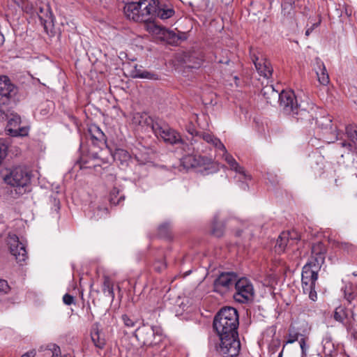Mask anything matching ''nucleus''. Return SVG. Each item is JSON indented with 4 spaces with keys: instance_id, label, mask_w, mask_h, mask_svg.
<instances>
[{
    "instance_id": "nucleus-57",
    "label": "nucleus",
    "mask_w": 357,
    "mask_h": 357,
    "mask_svg": "<svg viewBox=\"0 0 357 357\" xmlns=\"http://www.w3.org/2000/svg\"><path fill=\"white\" fill-rule=\"evenodd\" d=\"M353 275H354V276H357V273H355V272H354V273H353Z\"/></svg>"
},
{
    "instance_id": "nucleus-38",
    "label": "nucleus",
    "mask_w": 357,
    "mask_h": 357,
    "mask_svg": "<svg viewBox=\"0 0 357 357\" xmlns=\"http://www.w3.org/2000/svg\"><path fill=\"white\" fill-rule=\"evenodd\" d=\"M333 245L336 248H339L344 250H346L348 252H354L356 250V246L349 242L334 241Z\"/></svg>"
},
{
    "instance_id": "nucleus-25",
    "label": "nucleus",
    "mask_w": 357,
    "mask_h": 357,
    "mask_svg": "<svg viewBox=\"0 0 357 357\" xmlns=\"http://www.w3.org/2000/svg\"><path fill=\"white\" fill-rule=\"evenodd\" d=\"M317 67L315 68V72L317 75L318 81L323 85H326L329 82V76L327 73L326 68L324 62L317 58L315 59Z\"/></svg>"
},
{
    "instance_id": "nucleus-11",
    "label": "nucleus",
    "mask_w": 357,
    "mask_h": 357,
    "mask_svg": "<svg viewBox=\"0 0 357 357\" xmlns=\"http://www.w3.org/2000/svg\"><path fill=\"white\" fill-rule=\"evenodd\" d=\"M15 86L8 76L0 75V116L4 114L3 106L8 105L15 94Z\"/></svg>"
},
{
    "instance_id": "nucleus-2",
    "label": "nucleus",
    "mask_w": 357,
    "mask_h": 357,
    "mask_svg": "<svg viewBox=\"0 0 357 357\" xmlns=\"http://www.w3.org/2000/svg\"><path fill=\"white\" fill-rule=\"evenodd\" d=\"M327 249L322 242L314 243L311 249V257L302 270V287L315 284L318 272L324 263Z\"/></svg>"
},
{
    "instance_id": "nucleus-42",
    "label": "nucleus",
    "mask_w": 357,
    "mask_h": 357,
    "mask_svg": "<svg viewBox=\"0 0 357 357\" xmlns=\"http://www.w3.org/2000/svg\"><path fill=\"white\" fill-rule=\"evenodd\" d=\"M136 77L144 78L149 79H157L158 76L148 71L137 72L135 75Z\"/></svg>"
},
{
    "instance_id": "nucleus-51",
    "label": "nucleus",
    "mask_w": 357,
    "mask_h": 357,
    "mask_svg": "<svg viewBox=\"0 0 357 357\" xmlns=\"http://www.w3.org/2000/svg\"><path fill=\"white\" fill-rule=\"evenodd\" d=\"M187 131L188 133H190L191 135H195L196 136V132H199L198 131H197L192 125H190L188 126L187 128Z\"/></svg>"
},
{
    "instance_id": "nucleus-15",
    "label": "nucleus",
    "mask_w": 357,
    "mask_h": 357,
    "mask_svg": "<svg viewBox=\"0 0 357 357\" xmlns=\"http://www.w3.org/2000/svg\"><path fill=\"white\" fill-rule=\"evenodd\" d=\"M156 3L155 0H139L137 2L138 8H139L141 16L143 18L142 22H146L155 15Z\"/></svg>"
},
{
    "instance_id": "nucleus-9",
    "label": "nucleus",
    "mask_w": 357,
    "mask_h": 357,
    "mask_svg": "<svg viewBox=\"0 0 357 357\" xmlns=\"http://www.w3.org/2000/svg\"><path fill=\"white\" fill-rule=\"evenodd\" d=\"M7 243L10 254L15 257L18 264H22L28 258L24 244L19 241L18 236L15 234L9 233L7 237Z\"/></svg>"
},
{
    "instance_id": "nucleus-41",
    "label": "nucleus",
    "mask_w": 357,
    "mask_h": 357,
    "mask_svg": "<svg viewBox=\"0 0 357 357\" xmlns=\"http://www.w3.org/2000/svg\"><path fill=\"white\" fill-rule=\"evenodd\" d=\"M302 287H303V292L305 294H308L309 298L312 301H316L317 292L315 291V284L312 285V286L311 285L303 286Z\"/></svg>"
},
{
    "instance_id": "nucleus-43",
    "label": "nucleus",
    "mask_w": 357,
    "mask_h": 357,
    "mask_svg": "<svg viewBox=\"0 0 357 357\" xmlns=\"http://www.w3.org/2000/svg\"><path fill=\"white\" fill-rule=\"evenodd\" d=\"M301 335L300 333H296L291 328L289 329V338L287 341V343L291 344L298 340V337Z\"/></svg>"
},
{
    "instance_id": "nucleus-53",
    "label": "nucleus",
    "mask_w": 357,
    "mask_h": 357,
    "mask_svg": "<svg viewBox=\"0 0 357 357\" xmlns=\"http://www.w3.org/2000/svg\"><path fill=\"white\" fill-rule=\"evenodd\" d=\"M344 13L347 17H350L351 15L352 11L349 7L344 6Z\"/></svg>"
},
{
    "instance_id": "nucleus-44",
    "label": "nucleus",
    "mask_w": 357,
    "mask_h": 357,
    "mask_svg": "<svg viewBox=\"0 0 357 357\" xmlns=\"http://www.w3.org/2000/svg\"><path fill=\"white\" fill-rule=\"evenodd\" d=\"M50 348L49 350L52 351V356L51 357H59L61 355V349L60 347L54 344L50 346Z\"/></svg>"
},
{
    "instance_id": "nucleus-12",
    "label": "nucleus",
    "mask_w": 357,
    "mask_h": 357,
    "mask_svg": "<svg viewBox=\"0 0 357 357\" xmlns=\"http://www.w3.org/2000/svg\"><path fill=\"white\" fill-rule=\"evenodd\" d=\"M113 157L123 167H128L133 160H135L139 165H144L149 162V157L147 155L135 154V158H132L129 152L123 149H116Z\"/></svg>"
},
{
    "instance_id": "nucleus-14",
    "label": "nucleus",
    "mask_w": 357,
    "mask_h": 357,
    "mask_svg": "<svg viewBox=\"0 0 357 357\" xmlns=\"http://www.w3.org/2000/svg\"><path fill=\"white\" fill-rule=\"evenodd\" d=\"M252 60L257 72L265 78H270L273 74V68L269 61L266 59H259L255 54L251 55Z\"/></svg>"
},
{
    "instance_id": "nucleus-26",
    "label": "nucleus",
    "mask_w": 357,
    "mask_h": 357,
    "mask_svg": "<svg viewBox=\"0 0 357 357\" xmlns=\"http://www.w3.org/2000/svg\"><path fill=\"white\" fill-rule=\"evenodd\" d=\"M38 16L40 24L46 31L53 26V16L47 8H40Z\"/></svg>"
},
{
    "instance_id": "nucleus-50",
    "label": "nucleus",
    "mask_w": 357,
    "mask_h": 357,
    "mask_svg": "<svg viewBox=\"0 0 357 357\" xmlns=\"http://www.w3.org/2000/svg\"><path fill=\"white\" fill-rule=\"evenodd\" d=\"M319 22H316V23H314L310 28H307V30L305 31V36H309L310 34L312 32V31L314 30V29L315 27H317L319 25Z\"/></svg>"
},
{
    "instance_id": "nucleus-8",
    "label": "nucleus",
    "mask_w": 357,
    "mask_h": 357,
    "mask_svg": "<svg viewBox=\"0 0 357 357\" xmlns=\"http://www.w3.org/2000/svg\"><path fill=\"white\" fill-rule=\"evenodd\" d=\"M234 289L236 292L234 294L233 298L235 301L239 303H248L254 299V287L248 278H238Z\"/></svg>"
},
{
    "instance_id": "nucleus-16",
    "label": "nucleus",
    "mask_w": 357,
    "mask_h": 357,
    "mask_svg": "<svg viewBox=\"0 0 357 357\" xmlns=\"http://www.w3.org/2000/svg\"><path fill=\"white\" fill-rule=\"evenodd\" d=\"M156 29H160L158 33L161 34L164 39L170 45H177L180 41H183L187 39L186 35L183 32H178L177 34L174 31L164 27L156 26Z\"/></svg>"
},
{
    "instance_id": "nucleus-30",
    "label": "nucleus",
    "mask_w": 357,
    "mask_h": 357,
    "mask_svg": "<svg viewBox=\"0 0 357 357\" xmlns=\"http://www.w3.org/2000/svg\"><path fill=\"white\" fill-rule=\"evenodd\" d=\"M102 291L107 296H110L112 298H114V292L113 289V283L110 278L107 276L104 278L102 284Z\"/></svg>"
},
{
    "instance_id": "nucleus-45",
    "label": "nucleus",
    "mask_w": 357,
    "mask_h": 357,
    "mask_svg": "<svg viewBox=\"0 0 357 357\" xmlns=\"http://www.w3.org/2000/svg\"><path fill=\"white\" fill-rule=\"evenodd\" d=\"M10 286L5 280L0 279V293L7 294L10 291Z\"/></svg>"
},
{
    "instance_id": "nucleus-55",
    "label": "nucleus",
    "mask_w": 357,
    "mask_h": 357,
    "mask_svg": "<svg viewBox=\"0 0 357 357\" xmlns=\"http://www.w3.org/2000/svg\"><path fill=\"white\" fill-rule=\"evenodd\" d=\"M323 173V167H320L319 169L317 170V174H321Z\"/></svg>"
},
{
    "instance_id": "nucleus-49",
    "label": "nucleus",
    "mask_w": 357,
    "mask_h": 357,
    "mask_svg": "<svg viewBox=\"0 0 357 357\" xmlns=\"http://www.w3.org/2000/svg\"><path fill=\"white\" fill-rule=\"evenodd\" d=\"M300 347L302 351V354L303 356L306 355V351L307 349V346L306 344V341L304 337H302L299 341Z\"/></svg>"
},
{
    "instance_id": "nucleus-47",
    "label": "nucleus",
    "mask_w": 357,
    "mask_h": 357,
    "mask_svg": "<svg viewBox=\"0 0 357 357\" xmlns=\"http://www.w3.org/2000/svg\"><path fill=\"white\" fill-rule=\"evenodd\" d=\"M63 302L67 305H70L75 303V298L72 295L66 294L63 296Z\"/></svg>"
},
{
    "instance_id": "nucleus-58",
    "label": "nucleus",
    "mask_w": 357,
    "mask_h": 357,
    "mask_svg": "<svg viewBox=\"0 0 357 357\" xmlns=\"http://www.w3.org/2000/svg\"><path fill=\"white\" fill-rule=\"evenodd\" d=\"M278 357H282V353H280V354H279V356H278Z\"/></svg>"
},
{
    "instance_id": "nucleus-40",
    "label": "nucleus",
    "mask_w": 357,
    "mask_h": 357,
    "mask_svg": "<svg viewBox=\"0 0 357 357\" xmlns=\"http://www.w3.org/2000/svg\"><path fill=\"white\" fill-rule=\"evenodd\" d=\"M21 123V117L17 114H11V117L9 119L8 122V126L9 128H17Z\"/></svg>"
},
{
    "instance_id": "nucleus-36",
    "label": "nucleus",
    "mask_w": 357,
    "mask_h": 357,
    "mask_svg": "<svg viewBox=\"0 0 357 357\" xmlns=\"http://www.w3.org/2000/svg\"><path fill=\"white\" fill-rule=\"evenodd\" d=\"M91 340L94 344V345L99 348L102 349L105 345V340L104 338L100 337L99 331H95L91 334Z\"/></svg>"
},
{
    "instance_id": "nucleus-13",
    "label": "nucleus",
    "mask_w": 357,
    "mask_h": 357,
    "mask_svg": "<svg viewBox=\"0 0 357 357\" xmlns=\"http://www.w3.org/2000/svg\"><path fill=\"white\" fill-rule=\"evenodd\" d=\"M345 130L349 142L342 141L340 144L349 152H357V127L350 125L346 127Z\"/></svg>"
},
{
    "instance_id": "nucleus-32",
    "label": "nucleus",
    "mask_w": 357,
    "mask_h": 357,
    "mask_svg": "<svg viewBox=\"0 0 357 357\" xmlns=\"http://www.w3.org/2000/svg\"><path fill=\"white\" fill-rule=\"evenodd\" d=\"M225 231V224L222 222L214 220L212 225L211 233L213 236L219 238L223 236Z\"/></svg>"
},
{
    "instance_id": "nucleus-18",
    "label": "nucleus",
    "mask_w": 357,
    "mask_h": 357,
    "mask_svg": "<svg viewBox=\"0 0 357 357\" xmlns=\"http://www.w3.org/2000/svg\"><path fill=\"white\" fill-rule=\"evenodd\" d=\"M356 314L352 309H347L343 306H339L334 311L333 318L335 321L341 323L343 326L346 323L351 321V317L356 319Z\"/></svg>"
},
{
    "instance_id": "nucleus-19",
    "label": "nucleus",
    "mask_w": 357,
    "mask_h": 357,
    "mask_svg": "<svg viewBox=\"0 0 357 357\" xmlns=\"http://www.w3.org/2000/svg\"><path fill=\"white\" fill-rule=\"evenodd\" d=\"M137 2H130L124 6L123 11L127 18L135 22H142L143 18L141 16Z\"/></svg>"
},
{
    "instance_id": "nucleus-46",
    "label": "nucleus",
    "mask_w": 357,
    "mask_h": 357,
    "mask_svg": "<svg viewBox=\"0 0 357 357\" xmlns=\"http://www.w3.org/2000/svg\"><path fill=\"white\" fill-rule=\"evenodd\" d=\"M169 229V224H162V225H160V227L158 228L160 235H161L162 236H167Z\"/></svg>"
},
{
    "instance_id": "nucleus-28",
    "label": "nucleus",
    "mask_w": 357,
    "mask_h": 357,
    "mask_svg": "<svg viewBox=\"0 0 357 357\" xmlns=\"http://www.w3.org/2000/svg\"><path fill=\"white\" fill-rule=\"evenodd\" d=\"M323 352L324 354L335 357L337 354V349L334 343L329 337L324 339L323 342Z\"/></svg>"
},
{
    "instance_id": "nucleus-52",
    "label": "nucleus",
    "mask_w": 357,
    "mask_h": 357,
    "mask_svg": "<svg viewBox=\"0 0 357 357\" xmlns=\"http://www.w3.org/2000/svg\"><path fill=\"white\" fill-rule=\"evenodd\" d=\"M36 354L35 350H31L23 354L21 357H35Z\"/></svg>"
},
{
    "instance_id": "nucleus-6",
    "label": "nucleus",
    "mask_w": 357,
    "mask_h": 357,
    "mask_svg": "<svg viewBox=\"0 0 357 357\" xmlns=\"http://www.w3.org/2000/svg\"><path fill=\"white\" fill-rule=\"evenodd\" d=\"M4 181L13 187L24 188L31 182V172L25 166H16L7 169L3 176Z\"/></svg>"
},
{
    "instance_id": "nucleus-56",
    "label": "nucleus",
    "mask_w": 357,
    "mask_h": 357,
    "mask_svg": "<svg viewBox=\"0 0 357 357\" xmlns=\"http://www.w3.org/2000/svg\"><path fill=\"white\" fill-rule=\"evenodd\" d=\"M323 357H333V356H328V355H325L323 356Z\"/></svg>"
},
{
    "instance_id": "nucleus-21",
    "label": "nucleus",
    "mask_w": 357,
    "mask_h": 357,
    "mask_svg": "<svg viewBox=\"0 0 357 357\" xmlns=\"http://www.w3.org/2000/svg\"><path fill=\"white\" fill-rule=\"evenodd\" d=\"M204 157L197 155L188 154L181 159L183 166L186 169L196 168L204 164Z\"/></svg>"
},
{
    "instance_id": "nucleus-48",
    "label": "nucleus",
    "mask_w": 357,
    "mask_h": 357,
    "mask_svg": "<svg viewBox=\"0 0 357 357\" xmlns=\"http://www.w3.org/2000/svg\"><path fill=\"white\" fill-rule=\"evenodd\" d=\"M282 8L284 15H286V10H287V14L289 15L291 14V11L293 10L291 3H282Z\"/></svg>"
},
{
    "instance_id": "nucleus-33",
    "label": "nucleus",
    "mask_w": 357,
    "mask_h": 357,
    "mask_svg": "<svg viewBox=\"0 0 357 357\" xmlns=\"http://www.w3.org/2000/svg\"><path fill=\"white\" fill-rule=\"evenodd\" d=\"M119 193L120 190L116 187L113 188L111 190L109 194V202L112 204H119L124 199V195H121L119 197Z\"/></svg>"
},
{
    "instance_id": "nucleus-17",
    "label": "nucleus",
    "mask_w": 357,
    "mask_h": 357,
    "mask_svg": "<svg viewBox=\"0 0 357 357\" xmlns=\"http://www.w3.org/2000/svg\"><path fill=\"white\" fill-rule=\"evenodd\" d=\"M89 139L91 141V143L99 148H102V146L106 144V136L100 128L96 126L91 125L88 129Z\"/></svg>"
},
{
    "instance_id": "nucleus-20",
    "label": "nucleus",
    "mask_w": 357,
    "mask_h": 357,
    "mask_svg": "<svg viewBox=\"0 0 357 357\" xmlns=\"http://www.w3.org/2000/svg\"><path fill=\"white\" fill-rule=\"evenodd\" d=\"M196 136L200 137L208 144H211L214 148L218 151H221L226 153V147L222 143L220 139L215 137L213 135L209 132H196Z\"/></svg>"
},
{
    "instance_id": "nucleus-35",
    "label": "nucleus",
    "mask_w": 357,
    "mask_h": 357,
    "mask_svg": "<svg viewBox=\"0 0 357 357\" xmlns=\"http://www.w3.org/2000/svg\"><path fill=\"white\" fill-rule=\"evenodd\" d=\"M10 135L14 137H24L29 134V128L27 126H19L17 128H8V130Z\"/></svg>"
},
{
    "instance_id": "nucleus-10",
    "label": "nucleus",
    "mask_w": 357,
    "mask_h": 357,
    "mask_svg": "<svg viewBox=\"0 0 357 357\" xmlns=\"http://www.w3.org/2000/svg\"><path fill=\"white\" fill-rule=\"evenodd\" d=\"M238 275L233 272L222 273L214 280L213 289L222 295L226 294L233 287L235 286Z\"/></svg>"
},
{
    "instance_id": "nucleus-24",
    "label": "nucleus",
    "mask_w": 357,
    "mask_h": 357,
    "mask_svg": "<svg viewBox=\"0 0 357 357\" xmlns=\"http://www.w3.org/2000/svg\"><path fill=\"white\" fill-rule=\"evenodd\" d=\"M234 179L239 188L246 191L249 189L248 182L251 181L252 176L245 172L244 168H242L236 172Z\"/></svg>"
},
{
    "instance_id": "nucleus-59",
    "label": "nucleus",
    "mask_w": 357,
    "mask_h": 357,
    "mask_svg": "<svg viewBox=\"0 0 357 357\" xmlns=\"http://www.w3.org/2000/svg\"><path fill=\"white\" fill-rule=\"evenodd\" d=\"M356 167H357V161H356Z\"/></svg>"
},
{
    "instance_id": "nucleus-31",
    "label": "nucleus",
    "mask_w": 357,
    "mask_h": 357,
    "mask_svg": "<svg viewBox=\"0 0 357 357\" xmlns=\"http://www.w3.org/2000/svg\"><path fill=\"white\" fill-rule=\"evenodd\" d=\"M347 329V333L350 335L351 337L354 340H357V321L356 319L351 317V321L346 323L344 326Z\"/></svg>"
},
{
    "instance_id": "nucleus-60",
    "label": "nucleus",
    "mask_w": 357,
    "mask_h": 357,
    "mask_svg": "<svg viewBox=\"0 0 357 357\" xmlns=\"http://www.w3.org/2000/svg\"><path fill=\"white\" fill-rule=\"evenodd\" d=\"M63 357H67L66 356H63Z\"/></svg>"
},
{
    "instance_id": "nucleus-39",
    "label": "nucleus",
    "mask_w": 357,
    "mask_h": 357,
    "mask_svg": "<svg viewBox=\"0 0 357 357\" xmlns=\"http://www.w3.org/2000/svg\"><path fill=\"white\" fill-rule=\"evenodd\" d=\"M317 123L319 126H321L322 128L329 130H332L333 128L332 119L331 116H322Z\"/></svg>"
},
{
    "instance_id": "nucleus-23",
    "label": "nucleus",
    "mask_w": 357,
    "mask_h": 357,
    "mask_svg": "<svg viewBox=\"0 0 357 357\" xmlns=\"http://www.w3.org/2000/svg\"><path fill=\"white\" fill-rule=\"evenodd\" d=\"M132 123L135 126H149L153 130V124L157 123L148 116L146 113L136 112L134 113L132 118Z\"/></svg>"
},
{
    "instance_id": "nucleus-7",
    "label": "nucleus",
    "mask_w": 357,
    "mask_h": 357,
    "mask_svg": "<svg viewBox=\"0 0 357 357\" xmlns=\"http://www.w3.org/2000/svg\"><path fill=\"white\" fill-rule=\"evenodd\" d=\"M220 342L216 347L217 351L227 357L238 356L241 349V343L238 340V334L218 335Z\"/></svg>"
},
{
    "instance_id": "nucleus-27",
    "label": "nucleus",
    "mask_w": 357,
    "mask_h": 357,
    "mask_svg": "<svg viewBox=\"0 0 357 357\" xmlns=\"http://www.w3.org/2000/svg\"><path fill=\"white\" fill-rule=\"evenodd\" d=\"M290 233L289 231H283L278 236L275 245V252L278 254L283 253L289 242Z\"/></svg>"
},
{
    "instance_id": "nucleus-22",
    "label": "nucleus",
    "mask_w": 357,
    "mask_h": 357,
    "mask_svg": "<svg viewBox=\"0 0 357 357\" xmlns=\"http://www.w3.org/2000/svg\"><path fill=\"white\" fill-rule=\"evenodd\" d=\"M155 10L156 11L154 16H157L162 20L169 19L175 13L174 8L172 5L162 3L158 1L156 3Z\"/></svg>"
},
{
    "instance_id": "nucleus-29",
    "label": "nucleus",
    "mask_w": 357,
    "mask_h": 357,
    "mask_svg": "<svg viewBox=\"0 0 357 357\" xmlns=\"http://www.w3.org/2000/svg\"><path fill=\"white\" fill-rule=\"evenodd\" d=\"M344 298L351 303L353 300L357 296V290L351 284H346L342 288Z\"/></svg>"
},
{
    "instance_id": "nucleus-4",
    "label": "nucleus",
    "mask_w": 357,
    "mask_h": 357,
    "mask_svg": "<svg viewBox=\"0 0 357 357\" xmlns=\"http://www.w3.org/2000/svg\"><path fill=\"white\" fill-rule=\"evenodd\" d=\"M135 336L140 343L147 347L158 344L163 339L160 327L144 324L135 331Z\"/></svg>"
},
{
    "instance_id": "nucleus-34",
    "label": "nucleus",
    "mask_w": 357,
    "mask_h": 357,
    "mask_svg": "<svg viewBox=\"0 0 357 357\" xmlns=\"http://www.w3.org/2000/svg\"><path fill=\"white\" fill-rule=\"evenodd\" d=\"M225 159L227 164L229 165L231 169L236 172L242 168L243 167L240 166L239 164L236 162V160L233 158L232 155L228 153L226 150V153L222 152Z\"/></svg>"
},
{
    "instance_id": "nucleus-54",
    "label": "nucleus",
    "mask_w": 357,
    "mask_h": 357,
    "mask_svg": "<svg viewBox=\"0 0 357 357\" xmlns=\"http://www.w3.org/2000/svg\"><path fill=\"white\" fill-rule=\"evenodd\" d=\"M4 42V36L2 33H0V46L3 45Z\"/></svg>"
},
{
    "instance_id": "nucleus-5",
    "label": "nucleus",
    "mask_w": 357,
    "mask_h": 357,
    "mask_svg": "<svg viewBox=\"0 0 357 357\" xmlns=\"http://www.w3.org/2000/svg\"><path fill=\"white\" fill-rule=\"evenodd\" d=\"M153 132L157 137H160L166 143L170 144H180L184 151L189 153L192 150V146L184 142L181 135L174 130L171 129L167 125L162 124L157 121L153 124Z\"/></svg>"
},
{
    "instance_id": "nucleus-37",
    "label": "nucleus",
    "mask_w": 357,
    "mask_h": 357,
    "mask_svg": "<svg viewBox=\"0 0 357 357\" xmlns=\"http://www.w3.org/2000/svg\"><path fill=\"white\" fill-rule=\"evenodd\" d=\"M121 320L126 327L128 328H133L138 319L132 315L123 314L121 316Z\"/></svg>"
},
{
    "instance_id": "nucleus-3",
    "label": "nucleus",
    "mask_w": 357,
    "mask_h": 357,
    "mask_svg": "<svg viewBox=\"0 0 357 357\" xmlns=\"http://www.w3.org/2000/svg\"><path fill=\"white\" fill-rule=\"evenodd\" d=\"M239 317L236 309L224 307L215 314L213 327L218 335L238 334Z\"/></svg>"
},
{
    "instance_id": "nucleus-1",
    "label": "nucleus",
    "mask_w": 357,
    "mask_h": 357,
    "mask_svg": "<svg viewBox=\"0 0 357 357\" xmlns=\"http://www.w3.org/2000/svg\"><path fill=\"white\" fill-rule=\"evenodd\" d=\"M261 93L268 102H271V99L278 98L280 107L286 115L291 116L297 121H305L312 123L314 119L313 107H310V109L302 107L301 105L298 104L294 91H282L279 93L272 85H270L264 87Z\"/></svg>"
}]
</instances>
